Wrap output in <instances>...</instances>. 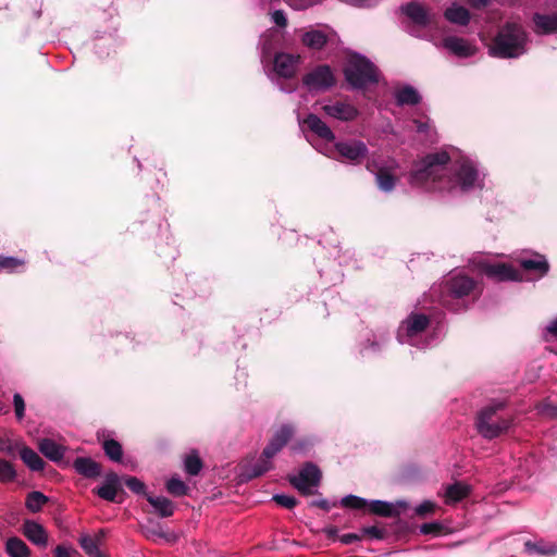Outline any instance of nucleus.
I'll list each match as a JSON object with an SVG mask.
<instances>
[{"label":"nucleus","mask_w":557,"mask_h":557,"mask_svg":"<svg viewBox=\"0 0 557 557\" xmlns=\"http://www.w3.org/2000/svg\"><path fill=\"white\" fill-rule=\"evenodd\" d=\"M484 178L480 164L456 149L428 154L410 174L411 185L454 197L482 189Z\"/></svg>","instance_id":"1"},{"label":"nucleus","mask_w":557,"mask_h":557,"mask_svg":"<svg viewBox=\"0 0 557 557\" xmlns=\"http://www.w3.org/2000/svg\"><path fill=\"white\" fill-rule=\"evenodd\" d=\"M294 434L289 424L282 425L272 436L259 457H247L236 467L238 484L248 483L250 480L261 476L272 468V458L282 450Z\"/></svg>","instance_id":"2"},{"label":"nucleus","mask_w":557,"mask_h":557,"mask_svg":"<svg viewBox=\"0 0 557 557\" xmlns=\"http://www.w3.org/2000/svg\"><path fill=\"white\" fill-rule=\"evenodd\" d=\"M432 326L430 315L421 312H411L399 325L397 330V339L400 344H408L419 349H426L436 344L440 333V326L433 329L432 334L429 330Z\"/></svg>","instance_id":"3"},{"label":"nucleus","mask_w":557,"mask_h":557,"mask_svg":"<svg viewBox=\"0 0 557 557\" xmlns=\"http://www.w3.org/2000/svg\"><path fill=\"white\" fill-rule=\"evenodd\" d=\"M474 287V281L466 275H453L438 285L431 287L429 297L442 307L459 312L466 309L465 297Z\"/></svg>","instance_id":"4"},{"label":"nucleus","mask_w":557,"mask_h":557,"mask_svg":"<svg viewBox=\"0 0 557 557\" xmlns=\"http://www.w3.org/2000/svg\"><path fill=\"white\" fill-rule=\"evenodd\" d=\"M528 35L520 24L508 22L497 33L490 48L493 57L519 58L527 52Z\"/></svg>","instance_id":"5"},{"label":"nucleus","mask_w":557,"mask_h":557,"mask_svg":"<svg viewBox=\"0 0 557 557\" xmlns=\"http://www.w3.org/2000/svg\"><path fill=\"white\" fill-rule=\"evenodd\" d=\"M504 408V401L495 400L482 408L478 413L476 430L484 438L493 440L510 428L511 420L499 414Z\"/></svg>","instance_id":"6"},{"label":"nucleus","mask_w":557,"mask_h":557,"mask_svg":"<svg viewBox=\"0 0 557 557\" xmlns=\"http://www.w3.org/2000/svg\"><path fill=\"white\" fill-rule=\"evenodd\" d=\"M274 47L268 37L261 38V63L269 77L273 79L269 73V66L272 64L273 73L282 78H290L295 75L299 58L289 53H276L272 60V51Z\"/></svg>","instance_id":"7"},{"label":"nucleus","mask_w":557,"mask_h":557,"mask_svg":"<svg viewBox=\"0 0 557 557\" xmlns=\"http://www.w3.org/2000/svg\"><path fill=\"white\" fill-rule=\"evenodd\" d=\"M345 78L355 89L364 88L379 81L377 69L366 57L352 54L344 70Z\"/></svg>","instance_id":"8"},{"label":"nucleus","mask_w":557,"mask_h":557,"mask_svg":"<svg viewBox=\"0 0 557 557\" xmlns=\"http://www.w3.org/2000/svg\"><path fill=\"white\" fill-rule=\"evenodd\" d=\"M311 133L307 140L321 153L333 157L332 145L335 141L333 131L318 115L309 114L302 123Z\"/></svg>","instance_id":"9"},{"label":"nucleus","mask_w":557,"mask_h":557,"mask_svg":"<svg viewBox=\"0 0 557 557\" xmlns=\"http://www.w3.org/2000/svg\"><path fill=\"white\" fill-rule=\"evenodd\" d=\"M332 147L333 154L337 153L341 160H346L354 164L360 163L369 152L367 145L358 139L334 141Z\"/></svg>","instance_id":"10"},{"label":"nucleus","mask_w":557,"mask_h":557,"mask_svg":"<svg viewBox=\"0 0 557 557\" xmlns=\"http://www.w3.org/2000/svg\"><path fill=\"white\" fill-rule=\"evenodd\" d=\"M302 83L310 91H324L335 84V77L329 65H319L304 76Z\"/></svg>","instance_id":"11"},{"label":"nucleus","mask_w":557,"mask_h":557,"mask_svg":"<svg viewBox=\"0 0 557 557\" xmlns=\"http://www.w3.org/2000/svg\"><path fill=\"white\" fill-rule=\"evenodd\" d=\"M322 479L320 468L312 463L306 462L297 474L288 476L289 483L293 487H318Z\"/></svg>","instance_id":"12"},{"label":"nucleus","mask_w":557,"mask_h":557,"mask_svg":"<svg viewBox=\"0 0 557 557\" xmlns=\"http://www.w3.org/2000/svg\"><path fill=\"white\" fill-rule=\"evenodd\" d=\"M321 110L327 116L342 122L352 121L359 114L358 109L354 104L339 100L329 101L322 104Z\"/></svg>","instance_id":"13"},{"label":"nucleus","mask_w":557,"mask_h":557,"mask_svg":"<svg viewBox=\"0 0 557 557\" xmlns=\"http://www.w3.org/2000/svg\"><path fill=\"white\" fill-rule=\"evenodd\" d=\"M134 491L143 494L147 498L148 503L153 508V512L156 515H158L159 517L168 518L174 513L176 506L168 497L161 496V495H154L153 493H148L147 490H134Z\"/></svg>","instance_id":"14"},{"label":"nucleus","mask_w":557,"mask_h":557,"mask_svg":"<svg viewBox=\"0 0 557 557\" xmlns=\"http://www.w3.org/2000/svg\"><path fill=\"white\" fill-rule=\"evenodd\" d=\"M400 10L416 26L426 27L431 24L430 13L418 1L408 2Z\"/></svg>","instance_id":"15"},{"label":"nucleus","mask_w":557,"mask_h":557,"mask_svg":"<svg viewBox=\"0 0 557 557\" xmlns=\"http://www.w3.org/2000/svg\"><path fill=\"white\" fill-rule=\"evenodd\" d=\"M106 533L103 530L98 531L96 534H82L78 539V543L82 549L90 557H106L100 550V546L103 543Z\"/></svg>","instance_id":"16"},{"label":"nucleus","mask_w":557,"mask_h":557,"mask_svg":"<svg viewBox=\"0 0 557 557\" xmlns=\"http://www.w3.org/2000/svg\"><path fill=\"white\" fill-rule=\"evenodd\" d=\"M443 46L449 52L459 58H468L475 53V47L471 45L468 40L457 37V36H448L443 40Z\"/></svg>","instance_id":"17"},{"label":"nucleus","mask_w":557,"mask_h":557,"mask_svg":"<svg viewBox=\"0 0 557 557\" xmlns=\"http://www.w3.org/2000/svg\"><path fill=\"white\" fill-rule=\"evenodd\" d=\"M368 507L369 510L375 515L382 517H396L407 508V503L403 500L396 503L372 500L370 504H368Z\"/></svg>","instance_id":"18"},{"label":"nucleus","mask_w":557,"mask_h":557,"mask_svg":"<svg viewBox=\"0 0 557 557\" xmlns=\"http://www.w3.org/2000/svg\"><path fill=\"white\" fill-rule=\"evenodd\" d=\"M490 277L498 281H520L521 274L518 270L507 264H487L484 269Z\"/></svg>","instance_id":"19"},{"label":"nucleus","mask_w":557,"mask_h":557,"mask_svg":"<svg viewBox=\"0 0 557 557\" xmlns=\"http://www.w3.org/2000/svg\"><path fill=\"white\" fill-rule=\"evenodd\" d=\"M100 487H146L143 482H140L135 476L128 475H120L115 472H108L104 475L103 483Z\"/></svg>","instance_id":"20"},{"label":"nucleus","mask_w":557,"mask_h":557,"mask_svg":"<svg viewBox=\"0 0 557 557\" xmlns=\"http://www.w3.org/2000/svg\"><path fill=\"white\" fill-rule=\"evenodd\" d=\"M534 32L537 35H549L557 33V14H533Z\"/></svg>","instance_id":"21"},{"label":"nucleus","mask_w":557,"mask_h":557,"mask_svg":"<svg viewBox=\"0 0 557 557\" xmlns=\"http://www.w3.org/2000/svg\"><path fill=\"white\" fill-rule=\"evenodd\" d=\"M73 467L75 471L88 479L97 478L101 474V466L89 457H77Z\"/></svg>","instance_id":"22"},{"label":"nucleus","mask_w":557,"mask_h":557,"mask_svg":"<svg viewBox=\"0 0 557 557\" xmlns=\"http://www.w3.org/2000/svg\"><path fill=\"white\" fill-rule=\"evenodd\" d=\"M520 265L525 271L537 273L540 277L544 276L549 270L547 260L539 253L531 258H521Z\"/></svg>","instance_id":"23"},{"label":"nucleus","mask_w":557,"mask_h":557,"mask_svg":"<svg viewBox=\"0 0 557 557\" xmlns=\"http://www.w3.org/2000/svg\"><path fill=\"white\" fill-rule=\"evenodd\" d=\"M38 447L40 453L51 461L59 462L64 457L65 448L51 438H42Z\"/></svg>","instance_id":"24"},{"label":"nucleus","mask_w":557,"mask_h":557,"mask_svg":"<svg viewBox=\"0 0 557 557\" xmlns=\"http://www.w3.org/2000/svg\"><path fill=\"white\" fill-rule=\"evenodd\" d=\"M24 534L25 536L34 544L39 546H46L48 542V535L45 531V529L34 522V521H26L24 524Z\"/></svg>","instance_id":"25"},{"label":"nucleus","mask_w":557,"mask_h":557,"mask_svg":"<svg viewBox=\"0 0 557 557\" xmlns=\"http://www.w3.org/2000/svg\"><path fill=\"white\" fill-rule=\"evenodd\" d=\"M17 453L22 461L33 471H39L44 469V459L32 448L21 444Z\"/></svg>","instance_id":"26"},{"label":"nucleus","mask_w":557,"mask_h":557,"mask_svg":"<svg viewBox=\"0 0 557 557\" xmlns=\"http://www.w3.org/2000/svg\"><path fill=\"white\" fill-rule=\"evenodd\" d=\"M447 21L450 23L466 26L470 22V12L465 8L457 3H453L449 8L445 10L444 13Z\"/></svg>","instance_id":"27"},{"label":"nucleus","mask_w":557,"mask_h":557,"mask_svg":"<svg viewBox=\"0 0 557 557\" xmlns=\"http://www.w3.org/2000/svg\"><path fill=\"white\" fill-rule=\"evenodd\" d=\"M183 469L188 475H197L201 471L203 463L196 449H191L183 456Z\"/></svg>","instance_id":"28"},{"label":"nucleus","mask_w":557,"mask_h":557,"mask_svg":"<svg viewBox=\"0 0 557 557\" xmlns=\"http://www.w3.org/2000/svg\"><path fill=\"white\" fill-rule=\"evenodd\" d=\"M524 550L529 555H555L557 554V545L545 541H527L524 543Z\"/></svg>","instance_id":"29"},{"label":"nucleus","mask_w":557,"mask_h":557,"mask_svg":"<svg viewBox=\"0 0 557 557\" xmlns=\"http://www.w3.org/2000/svg\"><path fill=\"white\" fill-rule=\"evenodd\" d=\"M395 98L398 106H413L421 100L418 90L408 85L398 89L395 94Z\"/></svg>","instance_id":"30"},{"label":"nucleus","mask_w":557,"mask_h":557,"mask_svg":"<svg viewBox=\"0 0 557 557\" xmlns=\"http://www.w3.org/2000/svg\"><path fill=\"white\" fill-rule=\"evenodd\" d=\"M327 41V36L324 32L312 29L304 34L302 44L308 48L320 50Z\"/></svg>","instance_id":"31"},{"label":"nucleus","mask_w":557,"mask_h":557,"mask_svg":"<svg viewBox=\"0 0 557 557\" xmlns=\"http://www.w3.org/2000/svg\"><path fill=\"white\" fill-rule=\"evenodd\" d=\"M102 449L110 460L114 462L122 461L123 448L117 441L113 438H106L102 443Z\"/></svg>","instance_id":"32"},{"label":"nucleus","mask_w":557,"mask_h":557,"mask_svg":"<svg viewBox=\"0 0 557 557\" xmlns=\"http://www.w3.org/2000/svg\"><path fill=\"white\" fill-rule=\"evenodd\" d=\"M7 553L10 557H28L29 549L27 545L17 537H11L7 541Z\"/></svg>","instance_id":"33"},{"label":"nucleus","mask_w":557,"mask_h":557,"mask_svg":"<svg viewBox=\"0 0 557 557\" xmlns=\"http://www.w3.org/2000/svg\"><path fill=\"white\" fill-rule=\"evenodd\" d=\"M375 180L379 188L384 193H389L394 189L396 178L387 170L380 169L375 174Z\"/></svg>","instance_id":"34"},{"label":"nucleus","mask_w":557,"mask_h":557,"mask_svg":"<svg viewBox=\"0 0 557 557\" xmlns=\"http://www.w3.org/2000/svg\"><path fill=\"white\" fill-rule=\"evenodd\" d=\"M24 267V261L15 257L0 256V272L7 273L17 272L20 268Z\"/></svg>","instance_id":"35"},{"label":"nucleus","mask_w":557,"mask_h":557,"mask_svg":"<svg viewBox=\"0 0 557 557\" xmlns=\"http://www.w3.org/2000/svg\"><path fill=\"white\" fill-rule=\"evenodd\" d=\"M470 490H445L443 498L447 505H456L469 496Z\"/></svg>","instance_id":"36"},{"label":"nucleus","mask_w":557,"mask_h":557,"mask_svg":"<svg viewBox=\"0 0 557 557\" xmlns=\"http://www.w3.org/2000/svg\"><path fill=\"white\" fill-rule=\"evenodd\" d=\"M46 502L47 497L42 493L34 491L28 495L26 499V506L29 510L36 512L40 510V508L45 505Z\"/></svg>","instance_id":"37"},{"label":"nucleus","mask_w":557,"mask_h":557,"mask_svg":"<svg viewBox=\"0 0 557 557\" xmlns=\"http://www.w3.org/2000/svg\"><path fill=\"white\" fill-rule=\"evenodd\" d=\"M438 508L437 504L432 500H423L414 507V515L420 518H428L435 513Z\"/></svg>","instance_id":"38"},{"label":"nucleus","mask_w":557,"mask_h":557,"mask_svg":"<svg viewBox=\"0 0 557 557\" xmlns=\"http://www.w3.org/2000/svg\"><path fill=\"white\" fill-rule=\"evenodd\" d=\"M97 495L108 502L122 503L124 500V490H96Z\"/></svg>","instance_id":"39"},{"label":"nucleus","mask_w":557,"mask_h":557,"mask_svg":"<svg viewBox=\"0 0 557 557\" xmlns=\"http://www.w3.org/2000/svg\"><path fill=\"white\" fill-rule=\"evenodd\" d=\"M15 478L13 466L3 459H0V482L9 483Z\"/></svg>","instance_id":"40"},{"label":"nucleus","mask_w":557,"mask_h":557,"mask_svg":"<svg viewBox=\"0 0 557 557\" xmlns=\"http://www.w3.org/2000/svg\"><path fill=\"white\" fill-rule=\"evenodd\" d=\"M21 444V442H15L8 437L0 436V451L7 455L14 456L15 453H17Z\"/></svg>","instance_id":"41"},{"label":"nucleus","mask_w":557,"mask_h":557,"mask_svg":"<svg viewBox=\"0 0 557 557\" xmlns=\"http://www.w3.org/2000/svg\"><path fill=\"white\" fill-rule=\"evenodd\" d=\"M342 505L344 507L348 508H355V509H364L368 507V503L366 499L355 496V495H348L342 499Z\"/></svg>","instance_id":"42"},{"label":"nucleus","mask_w":557,"mask_h":557,"mask_svg":"<svg viewBox=\"0 0 557 557\" xmlns=\"http://www.w3.org/2000/svg\"><path fill=\"white\" fill-rule=\"evenodd\" d=\"M542 338L545 342L557 341V317L542 329Z\"/></svg>","instance_id":"43"},{"label":"nucleus","mask_w":557,"mask_h":557,"mask_svg":"<svg viewBox=\"0 0 557 557\" xmlns=\"http://www.w3.org/2000/svg\"><path fill=\"white\" fill-rule=\"evenodd\" d=\"M272 499L281 507L292 509L297 505V499L294 496L286 494H276Z\"/></svg>","instance_id":"44"},{"label":"nucleus","mask_w":557,"mask_h":557,"mask_svg":"<svg viewBox=\"0 0 557 557\" xmlns=\"http://www.w3.org/2000/svg\"><path fill=\"white\" fill-rule=\"evenodd\" d=\"M361 535L362 537L367 535L374 540H383L386 535V531L375 525L364 527L361 529Z\"/></svg>","instance_id":"45"},{"label":"nucleus","mask_w":557,"mask_h":557,"mask_svg":"<svg viewBox=\"0 0 557 557\" xmlns=\"http://www.w3.org/2000/svg\"><path fill=\"white\" fill-rule=\"evenodd\" d=\"M421 534L438 535L443 532V525L440 522L423 523L419 528Z\"/></svg>","instance_id":"46"},{"label":"nucleus","mask_w":557,"mask_h":557,"mask_svg":"<svg viewBox=\"0 0 557 557\" xmlns=\"http://www.w3.org/2000/svg\"><path fill=\"white\" fill-rule=\"evenodd\" d=\"M13 405L15 410V416L18 421H21L24 418L25 413V403L21 394L15 393L13 395Z\"/></svg>","instance_id":"47"},{"label":"nucleus","mask_w":557,"mask_h":557,"mask_svg":"<svg viewBox=\"0 0 557 557\" xmlns=\"http://www.w3.org/2000/svg\"><path fill=\"white\" fill-rule=\"evenodd\" d=\"M421 471L420 469L414 465H408L403 469L401 476L404 479L413 480L418 476H420Z\"/></svg>","instance_id":"48"},{"label":"nucleus","mask_w":557,"mask_h":557,"mask_svg":"<svg viewBox=\"0 0 557 557\" xmlns=\"http://www.w3.org/2000/svg\"><path fill=\"white\" fill-rule=\"evenodd\" d=\"M271 20L280 27H285L287 25V18L283 10H275L271 15Z\"/></svg>","instance_id":"49"},{"label":"nucleus","mask_w":557,"mask_h":557,"mask_svg":"<svg viewBox=\"0 0 557 557\" xmlns=\"http://www.w3.org/2000/svg\"><path fill=\"white\" fill-rule=\"evenodd\" d=\"M76 550L70 546L58 545L54 548V557H73Z\"/></svg>","instance_id":"50"},{"label":"nucleus","mask_w":557,"mask_h":557,"mask_svg":"<svg viewBox=\"0 0 557 557\" xmlns=\"http://www.w3.org/2000/svg\"><path fill=\"white\" fill-rule=\"evenodd\" d=\"M362 540L361 533H346L339 536L341 543L345 545L352 544Z\"/></svg>","instance_id":"51"},{"label":"nucleus","mask_w":557,"mask_h":557,"mask_svg":"<svg viewBox=\"0 0 557 557\" xmlns=\"http://www.w3.org/2000/svg\"><path fill=\"white\" fill-rule=\"evenodd\" d=\"M539 410L541 413L545 414V416H548V417H552V418H556L557 417V407L549 404V403H543L540 407H539Z\"/></svg>","instance_id":"52"},{"label":"nucleus","mask_w":557,"mask_h":557,"mask_svg":"<svg viewBox=\"0 0 557 557\" xmlns=\"http://www.w3.org/2000/svg\"><path fill=\"white\" fill-rule=\"evenodd\" d=\"M165 487H187L180 475H172L165 483Z\"/></svg>","instance_id":"53"},{"label":"nucleus","mask_w":557,"mask_h":557,"mask_svg":"<svg viewBox=\"0 0 557 557\" xmlns=\"http://www.w3.org/2000/svg\"><path fill=\"white\" fill-rule=\"evenodd\" d=\"M348 4L360 7V8H370L375 5L379 0H346Z\"/></svg>","instance_id":"54"},{"label":"nucleus","mask_w":557,"mask_h":557,"mask_svg":"<svg viewBox=\"0 0 557 557\" xmlns=\"http://www.w3.org/2000/svg\"><path fill=\"white\" fill-rule=\"evenodd\" d=\"M491 0H470V5L473 9L480 10L490 4Z\"/></svg>","instance_id":"55"},{"label":"nucleus","mask_w":557,"mask_h":557,"mask_svg":"<svg viewBox=\"0 0 557 557\" xmlns=\"http://www.w3.org/2000/svg\"><path fill=\"white\" fill-rule=\"evenodd\" d=\"M414 125H416V128L419 133H426L430 125H429V121L426 122H421V121H418V120H414L413 121Z\"/></svg>","instance_id":"56"},{"label":"nucleus","mask_w":557,"mask_h":557,"mask_svg":"<svg viewBox=\"0 0 557 557\" xmlns=\"http://www.w3.org/2000/svg\"><path fill=\"white\" fill-rule=\"evenodd\" d=\"M314 505L326 511H329L334 506V504H331L326 499L317 500L314 502Z\"/></svg>","instance_id":"57"},{"label":"nucleus","mask_w":557,"mask_h":557,"mask_svg":"<svg viewBox=\"0 0 557 557\" xmlns=\"http://www.w3.org/2000/svg\"><path fill=\"white\" fill-rule=\"evenodd\" d=\"M371 349L372 351H377L380 350V344L375 341H368V346H364L361 348V352L363 354L367 349Z\"/></svg>","instance_id":"58"},{"label":"nucleus","mask_w":557,"mask_h":557,"mask_svg":"<svg viewBox=\"0 0 557 557\" xmlns=\"http://www.w3.org/2000/svg\"><path fill=\"white\" fill-rule=\"evenodd\" d=\"M289 4L295 8V9H298V10H302V9H306L308 8L310 4L309 3H302L300 2V0H289Z\"/></svg>","instance_id":"59"},{"label":"nucleus","mask_w":557,"mask_h":557,"mask_svg":"<svg viewBox=\"0 0 557 557\" xmlns=\"http://www.w3.org/2000/svg\"><path fill=\"white\" fill-rule=\"evenodd\" d=\"M442 487H454V488H457V487H471V486L469 484H467V483L456 481L454 483H450V484H447V485H443Z\"/></svg>","instance_id":"60"},{"label":"nucleus","mask_w":557,"mask_h":557,"mask_svg":"<svg viewBox=\"0 0 557 557\" xmlns=\"http://www.w3.org/2000/svg\"><path fill=\"white\" fill-rule=\"evenodd\" d=\"M174 497H180V496H183V495H186V491L187 490H178V488H175V490H168Z\"/></svg>","instance_id":"61"},{"label":"nucleus","mask_w":557,"mask_h":557,"mask_svg":"<svg viewBox=\"0 0 557 557\" xmlns=\"http://www.w3.org/2000/svg\"><path fill=\"white\" fill-rule=\"evenodd\" d=\"M325 533L330 539H334L337 535V530L335 528H329L325 530Z\"/></svg>","instance_id":"62"},{"label":"nucleus","mask_w":557,"mask_h":557,"mask_svg":"<svg viewBox=\"0 0 557 557\" xmlns=\"http://www.w3.org/2000/svg\"><path fill=\"white\" fill-rule=\"evenodd\" d=\"M280 89L284 92H293L296 89V87L280 85Z\"/></svg>","instance_id":"63"},{"label":"nucleus","mask_w":557,"mask_h":557,"mask_svg":"<svg viewBox=\"0 0 557 557\" xmlns=\"http://www.w3.org/2000/svg\"><path fill=\"white\" fill-rule=\"evenodd\" d=\"M300 491L302 492L304 495H311V492H312V490H307V488H304Z\"/></svg>","instance_id":"64"}]
</instances>
